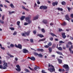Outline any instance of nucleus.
Segmentation results:
<instances>
[{"label":"nucleus","instance_id":"obj_1","mask_svg":"<svg viewBox=\"0 0 73 73\" xmlns=\"http://www.w3.org/2000/svg\"><path fill=\"white\" fill-rule=\"evenodd\" d=\"M63 68H65L66 71L68 72L69 70V67L68 64H65L63 66Z\"/></svg>","mask_w":73,"mask_h":73},{"label":"nucleus","instance_id":"obj_2","mask_svg":"<svg viewBox=\"0 0 73 73\" xmlns=\"http://www.w3.org/2000/svg\"><path fill=\"white\" fill-rule=\"evenodd\" d=\"M3 69H6L7 68H8V63H5L3 64Z\"/></svg>","mask_w":73,"mask_h":73},{"label":"nucleus","instance_id":"obj_3","mask_svg":"<svg viewBox=\"0 0 73 73\" xmlns=\"http://www.w3.org/2000/svg\"><path fill=\"white\" fill-rule=\"evenodd\" d=\"M50 68L48 69V70L49 71H50V72H54L55 71V69H54V67Z\"/></svg>","mask_w":73,"mask_h":73},{"label":"nucleus","instance_id":"obj_4","mask_svg":"<svg viewBox=\"0 0 73 73\" xmlns=\"http://www.w3.org/2000/svg\"><path fill=\"white\" fill-rule=\"evenodd\" d=\"M65 18L66 19V20H67V21H70V18H69V15L67 14L65 16Z\"/></svg>","mask_w":73,"mask_h":73},{"label":"nucleus","instance_id":"obj_5","mask_svg":"<svg viewBox=\"0 0 73 73\" xmlns=\"http://www.w3.org/2000/svg\"><path fill=\"white\" fill-rule=\"evenodd\" d=\"M47 8H48V7L46 6H41L40 7V9H46Z\"/></svg>","mask_w":73,"mask_h":73},{"label":"nucleus","instance_id":"obj_6","mask_svg":"<svg viewBox=\"0 0 73 73\" xmlns=\"http://www.w3.org/2000/svg\"><path fill=\"white\" fill-rule=\"evenodd\" d=\"M30 33L31 30H29V31H28L27 32H25V35H26V36H29V35Z\"/></svg>","mask_w":73,"mask_h":73},{"label":"nucleus","instance_id":"obj_7","mask_svg":"<svg viewBox=\"0 0 73 73\" xmlns=\"http://www.w3.org/2000/svg\"><path fill=\"white\" fill-rule=\"evenodd\" d=\"M23 52L24 53H29V51L28 50L26 49H23Z\"/></svg>","mask_w":73,"mask_h":73},{"label":"nucleus","instance_id":"obj_8","mask_svg":"<svg viewBox=\"0 0 73 73\" xmlns=\"http://www.w3.org/2000/svg\"><path fill=\"white\" fill-rule=\"evenodd\" d=\"M62 37L63 38L65 39L66 37V36L65 35V33H64L62 34Z\"/></svg>","mask_w":73,"mask_h":73},{"label":"nucleus","instance_id":"obj_9","mask_svg":"<svg viewBox=\"0 0 73 73\" xmlns=\"http://www.w3.org/2000/svg\"><path fill=\"white\" fill-rule=\"evenodd\" d=\"M58 5V2H53L52 3V5L53 6H55V5Z\"/></svg>","mask_w":73,"mask_h":73},{"label":"nucleus","instance_id":"obj_10","mask_svg":"<svg viewBox=\"0 0 73 73\" xmlns=\"http://www.w3.org/2000/svg\"><path fill=\"white\" fill-rule=\"evenodd\" d=\"M40 68V67H39V66H36V67H34V69L35 70H37V69L38 70H39Z\"/></svg>","mask_w":73,"mask_h":73},{"label":"nucleus","instance_id":"obj_11","mask_svg":"<svg viewBox=\"0 0 73 73\" xmlns=\"http://www.w3.org/2000/svg\"><path fill=\"white\" fill-rule=\"evenodd\" d=\"M38 15L35 16V17H34L33 18V20H37L38 19Z\"/></svg>","mask_w":73,"mask_h":73},{"label":"nucleus","instance_id":"obj_12","mask_svg":"<svg viewBox=\"0 0 73 73\" xmlns=\"http://www.w3.org/2000/svg\"><path fill=\"white\" fill-rule=\"evenodd\" d=\"M18 48H19V49H22V45H21V44H18Z\"/></svg>","mask_w":73,"mask_h":73},{"label":"nucleus","instance_id":"obj_13","mask_svg":"<svg viewBox=\"0 0 73 73\" xmlns=\"http://www.w3.org/2000/svg\"><path fill=\"white\" fill-rule=\"evenodd\" d=\"M58 63L60 64H61L62 62V61L61 59H58Z\"/></svg>","mask_w":73,"mask_h":73},{"label":"nucleus","instance_id":"obj_14","mask_svg":"<svg viewBox=\"0 0 73 73\" xmlns=\"http://www.w3.org/2000/svg\"><path fill=\"white\" fill-rule=\"evenodd\" d=\"M42 23L45 24H46L48 23V21L46 20H43L42 21Z\"/></svg>","mask_w":73,"mask_h":73},{"label":"nucleus","instance_id":"obj_15","mask_svg":"<svg viewBox=\"0 0 73 73\" xmlns=\"http://www.w3.org/2000/svg\"><path fill=\"white\" fill-rule=\"evenodd\" d=\"M37 51L39 52H44V50L42 49L37 48Z\"/></svg>","mask_w":73,"mask_h":73},{"label":"nucleus","instance_id":"obj_16","mask_svg":"<svg viewBox=\"0 0 73 73\" xmlns=\"http://www.w3.org/2000/svg\"><path fill=\"white\" fill-rule=\"evenodd\" d=\"M37 36H39V37H44V35H42V34H38V35H37Z\"/></svg>","mask_w":73,"mask_h":73},{"label":"nucleus","instance_id":"obj_17","mask_svg":"<svg viewBox=\"0 0 73 73\" xmlns=\"http://www.w3.org/2000/svg\"><path fill=\"white\" fill-rule=\"evenodd\" d=\"M31 60L32 61H35L36 60V58L34 57H31Z\"/></svg>","mask_w":73,"mask_h":73},{"label":"nucleus","instance_id":"obj_18","mask_svg":"<svg viewBox=\"0 0 73 73\" xmlns=\"http://www.w3.org/2000/svg\"><path fill=\"white\" fill-rule=\"evenodd\" d=\"M57 9L58 11H62V12L63 11V9L62 8H60V7H58L57 8Z\"/></svg>","mask_w":73,"mask_h":73},{"label":"nucleus","instance_id":"obj_19","mask_svg":"<svg viewBox=\"0 0 73 73\" xmlns=\"http://www.w3.org/2000/svg\"><path fill=\"white\" fill-rule=\"evenodd\" d=\"M45 40V38L44 39H41L39 40L38 42H41V41H44Z\"/></svg>","mask_w":73,"mask_h":73},{"label":"nucleus","instance_id":"obj_20","mask_svg":"<svg viewBox=\"0 0 73 73\" xmlns=\"http://www.w3.org/2000/svg\"><path fill=\"white\" fill-rule=\"evenodd\" d=\"M10 6L12 8H15V6H14L13 5V4L12 3H11L10 5Z\"/></svg>","mask_w":73,"mask_h":73},{"label":"nucleus","instance_id":"obj_21","mask_svg":"<svg viewBox=\"0 0 73 73\" xmlns=\"http://www.w3.org/2000/svg\"><path fill=\"white\" fill-rule=\"evenodd\" d=\"M15 69L17 72H20V71H21V68H16Z\"/></svg>","mask_w":73,"mask_h":73},{"label":"nucleus","instance_id":"obj_22","mask_svg":"<svg viewBox=\"0 0 73 73\" xmlns=\"http://www.w3.org/2000/svg\"><path fill=\"white\" fill-rule=\"evenodd\" d=\"M7 54L8 55V56H10V57H11V58L14 57V56L12 55L11 54H10L7 53Z\"/></svg>","mask_w":73,"mask_h":73},{"label":"nucleus","instance_id":"obj_23","mask_svg":"<svg viewBox=\"0 0 73 73\" xmlns=\"http://www.w3.org/2000/svg\"><path fill=\"white\" fill-rule=\"evenodd\" d=\"M56 52L58 54H60V55H62V52L58 51H56Z\"/></svg>","mask_w":73,"mask_h":73},{"label":"nucleus","instance_id":"obj_24","mask_svg":"<svg viewBox=\"0 0 73 73\" xmlns=\"http://www.w3.org/2000/svg\"><path fill=\"white\" fill-rule=\"evenodd\" d=\"M47 45L48 46H50L52 45V43L50 42H49Z\"/></svg>","mask_w":73,"mask_h":73},{"label":"nucleus","instance_id":"obj_25","mask_svg":"<svg viewBox=\"0 0 73 73\" xmlns=\"http://www.w3.org/2000/svg\"><path fill=\"white\" fill-rule=\"evenodd\" d=\"M67 24L65 22H64V23H63L62 24V25H63V26H65Z\"/></svg>","mask_w":73,"mask_h":73},{"label":"nucleus","instance_id":"obj_26","mask_svg":"<svg viewBox=\"0 0 73 73\" xmlns=\"http://www.w3.org/2000/svg\"><path fill=\"white\" fill-rule=\"evenodd\" d=\"M0 46H1L0 48L1 49H3V50H5V48L4 47H2V45L1 44H0Z\"/></svg>","mask_w":73,"mask_h":73},{"label":"nucleus","instance_id":"obj_27","mask_svg":"<svg viewBox=\"0 0 73 73\" xmlns=\"http://www.w3.org/2000/svg\"><path fill=\"white\" fill-rule=\"evenodd\" d=\"M50 35H52V36H55V37H57V36L56 35H55L54 34L51 33H50Z\"/></svg>","mask_w":73,"mask_h":73},{"label":"nucleus","instance_id":"obj_28","mask_svg":"<svg viewBox=\"0 0 73 73\" xmlns=\"http://www.w3.org/2000/svg\"><path fill=\"white\" fill-rule=\"evenodd\" d=\"M41 31L43 33H45V30H44V29H41Z\"/></svg>","mask_w":73,"mask_h":73},{"label":"nucleus","instance_id":"obj_29","mask_svg":"<svg viewBox=\"0 0 73 73\" xmlns=\"http://www.w3.org/2000/svg\"><path fill=\"white\" fill-rule=\"evenodd\" d=\"M26 21L27 22H28L29 20V18L28 17H26L25 18Z\"/></svg>","mask_w":73,"mask_h":73},{"label":"nucleus","instance_id":"obj_30","mask_svg":"<svg viewBox=\"0 0 73 73\" xmlns=\"http://www.w3.org/2000/svg\"><path fill=\"white\" fill-rule=\"evenodd\" d=\"M62 4L63 5H66V3L64 1H62Z\"/></svg>","mask_w":73,"mask_h":73},{"label":"nucleus","instance_id":"obj_31","mask_svg":"<svg viewBox=\"0 0 73 73\" xmlns=\"http://www.w3.org/2000/svg\"><path fill=\"white\" fill-rule=\"evenodd\" d=\"M48 50L50 52H52V48L50 47H49L48 48Z\"/></svg>","mask_w":73,"mask_h":73},{"label":"nucleus","instance_id":"obj_32","mask_svg":"<svg viewBox=\"0 0 73 73\" xmlns=\"http://www.w3.org/2000/svg\"><path fill=\"white\" fill-rule=\"evenodd\" d=\"M28 22V24H31V23H32V21L30 20H29L28 21V22Z\"/></svg>","mask_w":73,"mask_h":73},{"label":"nucleus","instance_id":"obj_33","mask_svg":"<svg viewBox=\"0 0 73 73\" xmlns=\"http://www.w3.org/2000/svg\"><path fill=\"white\" fill-rule=\"evenodd\" d=\"M48 67H52V68H54V66H53L52 65H50L49 64H48Z\"/></svg>","mask_w":73,"mask_h":73},{"label":"nucleus","instance_id":"obj_34","mask_svg":"<svg viewBox=\"0 0 73 73\" xmlns=\"http://www.w3.org/2000/svg\"><path fill=\"white\" fill-rule=\"evenodd\" d=\"M24 17H25L24 16H22L21 18V20H24Z\"/></svg>","mask_w":73,"mask_h":73},{"label":"nucleus","instance_id":"obj_35","mask_svg":"<svg viewBox=\"0 0 73 73\" xmlns=\"http://www.w3.org/2000/svg\"><path fill=\"white\" fill-rule=\"evenodd\" d=\"M34 54L35 56H38V53L36 52H34Z\"/></svg>","mask_w":73,"mask_h":73},{"label":"nucleus","instance_id":"obj_36","mask_svg":"<svg viewBox=\"0 0 73 73\" xmlns=\"http://www.w3.org/2000/svg\"><path fill=\"white\" fill-rule=\"evenodd\" d=\"M25 70L26 72H28L29 73L30 72V71H29V70L25 68Z\"/></svg>","mask_w":73,"mask_h":73},{"label":"nucleus","instance_id":"obj_37","mask_svg":"<svg viewBox=\"0 0 73 73\" xmlns=\"http://www.w3.org/2000/svg\"><path fill=\"white\" fill-rule=\"evenodd\" d=\"M58 49L59 50H62V48L61 47H60L59 48H58Z\"/></svg>","mask_w":73,"mask_h":73},{"label":"nucleus","instance_id":"obj_38","mask_svg":"<svg viewBox=\"0 0 73 73\" xmlns=\"http://www.w3.org/2000/svg\"><path fill=\"white\" fill-rule=\"evenodd\" d=\"M10 46V47H12V48H13V47H15V45L13 44H11Z\"/></svg>","mask_w":73,"mask_h":73},{"label":"nucleus","instance_id":"obj_39","mask_svg":"<svg viewBox=\"0 0 73 73\" xmlns=\"http://www.w3.org/2000/svg\"><path fill=\"white\" fill-rule=\"evenodd\" d=\"M29 68L31 70H32L33 71L34 70V69L33 68H31L30 66H29Z\"/></svg>","mask_w":73,"mask_h":73},{"label":"nucleus","instance_id":"obj_40","mask_svg":"<svg viewBox=\"0 0 73 73\" xmlns=\"http://www.w3.org/2000/svg\"><path fill=\"white\" fill-rule=\"evenodd\" d=\"M38 56L39 57H42V55L41 54H38Z\"/></svg>","mask_w":73,"mask_h":73},{"label":"nucleus","instance_id":"obj_41","mask_svg":"<svg viewBox=\"0 0 73 73\" xmlns=\"http://www.w3.org/2000/svg\"><path fill=\"white\" fill-rule=\"evenodd\" d=\"M17 33L16 32V31H15L14 33L13 34V35H16Z\"/></svg>","mask_w":73,"mask_h":73},{"label":"nucleus","instance_id":"obj_42","mask_svg":"<svg viewBox=\"0 0 73 73\" xmlns=\"http://www.w3.org/2000/svg\"><path fill=\"white\" fill-rule=\"evenodd\" d=\"M55 47H56V44H53L52 48H55Z\"/></svg>","mask_w":73,"mask_h":73},{"label":"nucleus","instance_id":"obj_43","mask_svg":"<svg viewBox=\"0 0 73 73\" xmlns=\"http://www.w3.org/2000/svg\"><path fill=\"white\" fill-rule=\"evenodd\" d=\"M0 23H1V24H4V21L0 19Z\"/></svg>","mask_w":73,"mask_h":73},{"label":"nucleus","instance_id":"obj_44","mask_svg":"<svg viewBox=\"0 0 73 73\" xmlns=\"http://www.w3.org/2000/svg\"><path fill=\"white\" fill-rule=\"evenodd\" d=\"M49 38L50 40V41H53V38L50 37V38Z\"/></svg>","mask_w":73,"mask_h":73},{"label":"nucleus","instance_id":"obj_45","mask_svg":"<svg viewBox=\"0 0 73 73\" xmlns=\"http://www.w3.org/2000/svg\"><path fill=\"white\" fill-rule=\"evenodd\" d=\"M20 21H17V24L18 25H20Z\"/></svg>","mask_w":73,"mask_h":73},{"label":"nucleus","instance_id":"obj_46","mask_svg":"<svg viewBox=\"0 0 73 73\" xmlns=\"http://www.w3.org/2000/svg\"><path fill=\"white\" fill-rule=\"evenodd\" d=\"M67 9L68 10V12H70V7H68Z\"/></svg>","mask_w":73,"mask_h":73},{"label":"nucleus","instance_id":"obj_47","mask_svg":"<svg viewBox=\"0 0 73 73\" xmlns=\"http://www.w3.org/2000/svg\"><path fill=\"white\" fill-rule=\"evenodd\" d=\"M10 29H11V30H12V31H13L14 30H15V28H14L11 27L10 28Z\"/></svg>","mask_w":73,"mask_h":73},{"label":"nucleus","instance_id":"obj_48","mask_svg":"<svg viewBox=\"0 0 73 73\" xmlns=\"http://www.w3.org/2000/svg\"><path fill=\"white\" fill-rule=\"evenodd\" d=\"M59 43L60 44H61L62 43H65V42L62 41H59Z\"/></svg>","mask_w":73,"mask_h":73},{"label":"nucleus","instance_id":"obj_49","mask_svg":"<svg viewBox=\"0 0 73 73\" xmlns=\"http://www.w3.org/2000/svg\"><path fill=\"white\" fill-rule=\"evenodd\" d=\"M5 16V15H3L2 17V20H4V17Z\"/></svg>","mask_w":73,"mask_h":73},{"label":"nucleus","instance_id":"obj_50","mask_svg":"<svg viewBox=\"0 0 73 73\" xmlns=\"http://www.w3.org/2000/svg\"><path fill=\"white\" fill-rule=\"evenodd\" d=\"M44 47L45 48H48L49 47V46L48 45H46L44 46Z\"/></svg>","mask_w":73,"mask_h":73},{"label":"nucleus","instance_id":"obj_51","mask_svg":"<svg viewBox=\"0 0 73 73\" xmlns=\"http://www.w3.org/2000/svg\"><path fill=\"white\" fill-rule=\"evenodd\" d=\"M28 23L25 22L24 23V25H28Z\"/></svg>","mask_w":73,"mask_h":73},{"label":"nucleus","instance_id":"obj_52","mask_svg":"<svg viewBox=\"0 0 73 73\" xmlns=\"http://www.w3.org/2000/svg\"><path fill=\"white\" fill-rule=\"evenodd\" d=\"M68 44H69V45H72V42H68Z\"/></svg>","mask_w":73,"mask_h":73},{"label":"nucleus","instance_id":"obj_53","mask_svg":"<svg viewBox=\"0 0 73 73\" xmlns=\"http://www.w3.org/2000/svg\"><path fill=\"white\" fill-rule=\"evenodd\" d=\"M16 67L17 68H20V66L19 65H16Z\"/></svg>","mask_w":73,"mask_h":73},{"label":"nucleus","instance_id":"obj_54","mask_svg":"<svg viewBox=\"0 0 73 73\" xmlns=\"http://www.w3.org/2000/svg\"><path fill=\"white\" fill-rule=\"evenodd\" d=\"M33 33L34 34V35H35V34H36V31H33Z\"/></svg>","mask_w":73,"mask_h":73},{"label":"nucleus","instance_id":"obj_55","mask_svg":"<svg viewBox=\"0 0 73 73\" xmlns=\"http://www.w3.org/2000/svg\"><path fill=\"white\" fill-rule=\"evenodd\" d=\"M22 8L23 9H25H25H26V8H25V7L24 6H22Z\"/></svg>","mask_w":73,"mask_h":73},{"label":"nucleus","instance_id":"obj_56","mask_svg":"<svg viewBox=\"0 0 73 73\" xmlns=\"http://www.w3.org/2000/svg\"><path fill=\"white\" fill-rule=\"evenodd\" d=\"M22 36H24V37H26V35L25 34V33H23L22 35Z\"/></svg>","mask_w":73,"mask_h":73},{"label":"nucleus","instance_id":"obj_57","mask_svg":"<svg viewBox=\"0 0 73 73\" xmlns=\"http://www.w3.org/2000/svg\"><path fill=\"white\" fill-rule=\"evenodd\" d=\"M0 69H3V66L0 65Z\"/></svg>","mask_w":73,"mask_h":73},{"label":"nucleus","instance_id":"obj_58","mask_svg":"<svg viewBox=\"0 0 73 73\" xmlns=\"http://www.w3.org/2000/svg\"><path fill=\"white\" fill-rule=\"evenodd\" d=\"M61 72H65V70L64 69H62Z\"/></svg>","mask_w":73,"mask_h":73},{"label":"nucleus","instance_id":"obj_59","mask_svg":"<svg viewBox=\"0 0 73 73\" xmlns=\"http://www.w3.org/2000/svg\"><path fill=\"white\" fill-rule=\"evenodd\" d=\"M70 17H71V18H73V14H71L70 15Z\"/></svg>","mask_w":73,"mask_h":73},{"label":"nucleus","instance_id":"obj_60","mask_svg":"<svg viewBox=\"0 0 73 73\" xmlns=\"http://www.w3.org/2000/svg\"><path fill=\"white\" fill-rule=\"evenodd\" d=\"M62 49H63L65 50L66 49V47H65V46H64L62 47Z\"/></svg>","mask_w":73,"mask_h":73},{"label":"nucleus","instance_id":"obj_61","mask_svg":"<svg viewBox=\"0 0 73 73\" xmlns=\"http://www.w3.org/2000/svg\"><path fill=\"white\" fill-rule=\"evenodd\" d=\"M15 61H17L18 60V59H17V58L15 57Z\"/></svg>","mask_w":73,"mask_h":73},{"label":"nucleus","instance_id":"obj_62","mask_svg":"<svg viewBox=\"0 0 73 73\" xmlns=\"http://www.w3.org/2000/svg\"><path fill=\"white\" fill-rule=\"evenodd\" d=\"M30 41L31 42H33V40L32 39H30Z\"/></svg>","mask_w":73,"mask_h":73},{"label":"nucleus","instance_id":"obj_63","mask_svg":"<svg viewBox=\"0 0 73 73\" xmlns=\"http://www.w3.org/2000/svg\"><path fill=\"white\" fill-rule=\"evenodd\" d=\"M9 15H12V12H11V11H9Z\"/></svg>","mask_w":73,"mask_h":73},{"label":"nucleus","instance_id":"obj_64","mask_svg":"<svg viewBox=\"0 0 73 73\" xmlns=\"http://www.w3.org/2000/svg\"><path fill=\"white\" fill-rule=\"evenodd\" d=\"M15 46L16 48H18V45L17 46V44H15Z\"/></svg>","mask_w":73,"mask_h":73}]
</instances>
